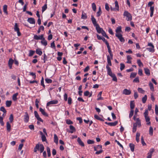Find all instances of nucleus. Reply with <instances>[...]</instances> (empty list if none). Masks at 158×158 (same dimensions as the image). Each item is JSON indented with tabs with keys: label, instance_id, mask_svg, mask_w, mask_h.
Returning <instances> with one entry per match:
<instances>
[{
	"label": "nucleus",
	"instance_id": "e2e57ef3",
	"mask_svg": "<svg viewBox=\"0 0 158 158\" xmlns=\"http://www.w3.org/2000/svg\"><path fill=\"white\" fill-rule=\"evenodd\" d=\"M133 82L139 83V77H137L135 78L133 80Z\"/></svg>",
	"mask_w": 158,
	"mask_h": 158
},
{
	"label": "nucleus",
	"instance_id": "412c9836",
	"mask_svg": "<svg viewBox=\"0 0 158 158\" xmlns=\"http://www.w3.org/2000/svg\"><path fill=\"white\" fill-rule=\"evenodd\" d=\"M122 27L121 26H118L116 28L115 30L116 33L115 34H121L120 32H121Z\"/></svg>",
	"mask_w": 158,
	"mask_h": 158
},
{
	"label": "nucleus",
	"instance_id": "603ef678",
	"mask_svg": "<svg viewBox=\"0 0 158 158\" xmlns=\"http://www.w3.org/2000/svg\"><path fill=\"white\" fill-rule=\"evenodd\" d=\"M0 110L3 112L4 113H5V114H6V111L3 106H2L0 107Z\"/></svg>",
	"mask_w": 158,
	"mask_h": 158
},
{
	"label": "nucleus",
	"instance_id": "49530a36",
	"mask_svg": "<svg viewBox=\"0 0 158 158\" xmlns=\"http://www.w3.org/2000/svg\"><path fill=\"white\" fill-rule=\"evenodd\" d=\"M131 110H133L135 107V104L132 101H131L130 103Z\"/></svg>",
	"mask_w": 158,
	"mask_h": 158
},
{
	"label": "nucleus",
	"instance_id": "f3484780",
	"mask_svg": "<svg viewBox=\"0 0 158 158\" xmlns=\"http://www.w3.org/2000/svg\"><path fill=\"white\" fill-rule=\"evenodd\" d=\"M131 91L127 89H124L123 91V94L125 95H129L131 94Z\"/></svg>",
	"mask_w": 158,
	"mask_h": 158
},
{
	"label": "nucleus",
	"instance_id": "bf43d9fd",
	"mask_svg": "<svg viewBox=\"0 0 158 158\" xmlns=\"http://www.w3.org/2000/svg\"><path fill=\"white\" fill-rule=\"evenodd\" d=\"M155 114L157 115H158V106L156 105L155 106Z\"/></svg>",
	"mask_w": 158,
	"mask_h": 158
},
{
	"label": "nucleus",
	"instance_id": "c756f323",
	"mask_svg": "<svg viewBox=\"0 0 158 158\" xmlns=\"http://www.w3.org/2000/svg\"><path fill=\"white\" fill-rule=\"evenodd\" d=\"M94 118H95L96 119L99 120L100 121H104V120L102 118H101L99 116H98V115L95 114L94 115Z\"/></svg>",
	"mask_w": 158,
	"mask_h": 158
},
{
	"label": "nucleus",
	"instance_id": "4468645a",
	"mask_svg": "<svg viewBox=\"0 0 158 158\" xmlns=\"http://www.w3.org/2000/svg\"><path fill=\"white\" fill-rule=\"evenodd\" d=\"M58 103V101L57 100H52V101H50L48 102H47V106H48L50 105H51V104H57Z\"/></svg>",
	"mask_w": 158,
	"mask_h": 158
},
{
	"label": "nucleus",
	"instance_id": "9b49d317",
	"mask_svg": "<svg viewBox=\"0 0 158 158\" xmlns=\"http://www.w3.org/2000/svg\"><path fill=\"white\" fill-rule=\"evenodd\" d=\"M34 115L35 117L40 122H43V120L40 118L38 112L37 111H34Z\"/></svg>",
	"mask_w": 158,
	"mask_h": 158
},
{
	"label": "nucleus",
	"instance_id": "0e129e2a",
	"mask_svg": "<svg viewBox=\"0 0 158 158\" xmlns=\"http://www.w3.org/2000/svg\"><path fill=\"white\" fill-rule=\"evenodd\" d=\"M41 139L43 142H45L47 140L46 136L44 135H43L41 136Z\"/></svg>",
	"mask_w": 158,
	"mask_h": 158
},
{
	"label": "nucleus",
	"instance_id": "20e7f679",
	"mask_svg": "<svg viewBox=\"0 0 158 158\" xmlns=\"http://www.w3.org/2000/svg\"><path fill=\"white\" fill-rule=\"evenodd\" d=\"M148 46L150 47L149 48H147L146 49L150 52L153 53L155 52V49H154V46L153 44L151 42L148 43Z\"/></svg>",
	"mask_w": 158,
	"mask_h": 158
},
{
	"label": "nucleus",
	"instance_id": "79ce46f5",
	"mask_svg": "<svg viewBox=\"0 0 158 158\" xmlns=\"http://www.w3.org/2000/svg\"><path fill=\"white\" fill-rule=\"evenodd\" d=\"M137 73H132L130 75V78H133L136 77L137 75Z\"/></svg>",
	"mask_w": 158,
	"mask_h": 158
},
{
	"label": "nucleus",
	"instance_id": "774afa93",
	"mask_svg": "<svg viewBox=\"0 0 158 158\" xmlns=\"http://www.w3.org/2000/svg\"><path fill=\"white\" fill-rule=\"evenodd\" d=\"M51 47L54 48V49L56 48V46L54 43V41H53L51 44Z\"/></svg>",
	"mask_w": 158,
	"mask_h": 158
},
{
	"label": "nucleus",
	"instance_id": "6e6552de",
	"mask_svg": "<svg viewBox=\"0 0 158 158\" xmlns=\"http://www.w3.org/2000/svg\"><path fill=\"white\" fill-rule=\"evenodd\" d=\"M24 117V121L25 123H27L29 122V117L28 113L27 112L25 113V115Z\"/></svg>",
	"mask_w": 158,
	"mask_h": 158
},
{
	"label": "nucleus",
	"instance_id": "f03ea898",
	"mask_svg": "<svg viewBox=\"0 0 158 158\" xmlns=\"http://www.w3.org/2000/svg\"><path fill=\"white\" fill-rule=\"evenodd\" d=\"M148 110H146L144 113L143 114L146 122H147V124L148 125H150L151 124V122H150V119L149 117L148 116Z\"/></svg>",
	"mask_w": 158,
	"mask_h": 158
},
{
	"label": "nucleus",
	"instance_id": "bb28decb",
	"mask_svg": "<svg viewBox=\"0 0 158 158\" xmlns=\"http://www.w3.org/2000/svg\"><path fill=\"white\" fill-rule=\"evenodd\" d=\"M149 86L150 87V88L151 90L153 92L155 90L154 87L153 85L151 82H149Z\"/></svg>",
	"mask_w": 158,
	"mask_h": 158
},
{
	"label": "nucleus",
	"instance_id": "ddd939ff",
	"mask_svg": "<svg viewBox=\"0 0 158 158\" xmlns=\"http://www.w3.org/2000/svg\"><path fill=\"white\" fill-rule=\"evenodd\" d=\"M91 20L92 23L94 27L98 25V24L97 23L96 19L94 18L93 15L91 16Z\"/></svg>",
	"mask_w": 158,
	"mask_h": 158
},
{
	"label": "nucleus",
	"instance_id": "aec40b11",
	"mask_svg": "<svg viewBox=\"0 0 158 158\" xmlns=\"http://www.w3.org/2000/svg\"><path fill=\"white\" fill-rule=\"evenodd\" d=\"M39 110L43 115L47 117L48 116V114L47 113L45 112L44 110L42 108H40L39 109Z\"/></svg>",
	"mask_w": 158,
	"mask_h": 158
},
{
	"label": "nucleus",
	"instance_id": "5701e85b",
	"mask_svg": "<svg viewBox=\"0 0 158 158\" xmlns=\"http://www.w3.org/2000/svg\"><path fill=\"white\" fill-rule=\"evenodd\" d=\"M144 70L145 74L148 76H149L150 74V71L148 68H144Z\"/></svg>",
	"mask_w": 158,
	"mask_h": 158
},
{
	"label": "nucleus",
	"instance_id": "f704fd0d",
	"mask_svg": "<svg viewBox=\"0 0 158 158\" xmlns=\"http://www.w3.org/2000/svg\"><path fill=\"white\" fill-rule=\"evenodd\" d=\"M12 103V102L11 101H8L7 100L6 101V106L7 107H10Z\"/></svg>",
	"mask_w": 158,
	"mask_h": 158
},
{
	"label": "nucleus",
	"instance_id": "58836bf2",
	"mask_svg": "<svg viewBox=\"0 0 158 158\" xmlns=\"http://www.w3.org/2000/svg\"><path fill=\"white\" fill-rule=\"evenodd\" d=\"M137 63L139 67L143 66V64L141 62V60L140 59H138L137 60Z\"/></svg>",
	"mask_w": 158,
	"mask_h": 158
},
{
	"label": "nucleus",
	"instance_id": "3c124183",
	"mask_svg": "<svg viewBox=\"0 0 158 158\" xmlns=\"http://www.w3.org/2000/svg\"><path fill=\"white\" fill-rule=\"evenodd\" d=\"M154 151H155V149H154V148H151L150 149L149 151V152L148 153V154H150V155H152V154H153V152H154Z\"/></svg>",
	"mask_w": 158,
	"mask_h": 158
},
{
	"label": "nucleus",
	"instance_id": "a211bd4d",
	"mask_svg": "<svg viewBox=\"0 0 158 158\" xmlns=\"http://www.w3.org/2000/svg\"><path fill=\"white\" fill-rule=\"evenodd\" d=\"M95 27H96V29L97 32L98 33H101L102 32V31L103 30L102 28L100 27L99 24L96 26Z\"/></svg>",
	"mask_w": 158,
	"mask_h": 158
},
{
	"label": "nucleus",
	"instance_id": "4be33fe9",
	"mask_svg": "<svg viewBox=\"0 0 158 158\" xmlns=\"http://www.w3.org/2000/svg\"><path fill=\"white\" fill-rule=\"evenodd\" d=\"M6 127L7 130L8 132H10L11 131V125L9 122H6Z\"/></svg>",
	"mask_w": 158,
	"mask_h": 158
},
{
	"label": "nucleus",
	"instance_id": "c03bdc74",
	"mask_svg": "<svg viewBox=\"0 0 158 158\" xmlns=\"http://www.w3.org/2000/svg\"><path fill=\"white\" fill-rule=\"evenodd\" d=\"M147 99V95H145L144 97H143L142 98V102L143 103H145Z\"/></svg>",
	"mask_w": 158,
	"mask_h": 158
},
{
	"label": "nucleus",
	"instance_id": "473e14b6",
	"mask_svg": "<svg viewBox=\"0 0 158 158\" xmlns=\"http://www.w3.org/2000/svg\"><path fill=\"white\" fill-rule=\"evenodd\" d=\"M102 149V146L101 145H98L96 147L95 146L94 147V151H96L97 149Z\"/></svg>",
	"mask_w": 158,
	"mask_h": 158
},
{
	"label": "nucleus",
	"instance_id": "72a5a7b5",
	"mask_svg": "<svg viewBox=\"0 0 158 158\" xmlns=\"http://www.w3.org/2000/svg\"><path fill=\"white\" fill-rule=\"evenodd\" d=\"M129 147L130 148L131 151L133 152L134 151L135 145L133 144L130 143L129 144Z\"/></svg>",
	"mask_w": 158,
	"mask_h": 158
},
{
	"label": "nucleus",
	"instance_id": "9d476101",
	"mask_svg": "<svg viewBox=\"0 0 158 158\" xmlns=\"http://www.w3.org/2000/svg\"><path fill=\"white\" fill-rule=\"evenodd\" d=\"M106 68L107 69V74L110 76H112L114 74L112 73L110 68L109 67L108 65H106Z\"/></svg>",
	"mask_w": 158,
	"mask_h": 158
},
{
	"label": "nucleus",
	"instance_id": "09e8293b",
	"mask_svg": "<svg viewBox=\"0 0 158 158\" xmlns=\"http://www.w3.org/2000/svg\"><path fill=\"white\" fill-rule=\"evenodd\" d=\"M47 152L48 153V157H50L51 155V152H50V148L48 147H47Z\"/></svg>",
	"mask_w": 158,
	"mask_h": 158
},
{
	"label": "nucleus",
	"instance_id": "c9c22d12",
	"mask_svg": "<svg viewBox=\"0 0 158 158\" xmlns=\"http://www.w3.org/2000/svg\"><path fill=\"white\" fill-rule=\"evenodd\" d=\"M58 137L56 134H55L54 135V142L57 144L58 143Z\"/></svg>",
	"mask_w": 158,
	"mask_h": 158
},
{
	"label": "nucleus",
	"instance_id": "69168bd1",
	"mask_svg": "<svg viewBox=\"0 0 158 158\" xmlns=\"http://www.w3.org/2000/svg\"><path fill=\"white\" fill-rule=\"evenodd\" d=\"M94 140L90 139H88L87 141V143L89 144H93L94 143Z\"/></svg>",
	"mask_w": 158,
	"mask_h": 158
},
{
	"label": "nucleus",
	"instance_id": "423d86ee",
	"mask_svg": "<svg viewBox=\"0 0 158 158\" xmlns=\"http://www.w3.org/2000/svg\"><path fill=\"white\" fill-rule=\"evenodd\" d=\"M14 29V31L17 32L18 36H20L21 35V33L19 31V28L18 27V25L17 23H15Z\"/></svg>",
	"mask_w": 158,
	"mask_h": 158
},
{
	"label": "nucleus",
	"instance_id": "b1692460",
	"mask_svg": "<svg viewBox=\"0 0 158 158\" xmlns=\"http://www.w3.org/2000/svg\"><path fill=\"white\" fill-rule=\"evenodd\" d=\"M107 63L108 64L107 65H108V66H111L112 65L111 64V58H110V57L109 55H108L107 56Z\"/></svg>",
	"mask_w": 158,
	"mask_h": 158
},
{
	"label": "nucleus",
	"instance_id": "864d4df0",
	"mask_svg": "<svg viewBox=\"0 0 158 158\" xmlns=\"http://www.w3.org/2000/svg\"><path fill=\"white\" fill-rule=\"evenodd\" d=\"M45 81L48 84L51 83L52 82V80L51 79L48 78H46Z\"/></svg>",
	"mask_w": 158,
	"mask_h": 158
},
{
	"label": "nucleus",
	"instance_id": "e433bc0d",
	"mask_svg": "<svg viewBox=\"0 0 158 158\" xmlns=\"http://www.w3.org/2000/svg\"><path fill=\"white\" fill-rule=\"evenodd\" d=\"M102 93V91H101L98 94V98H97L98 100H103V98L101 97Z\"/></svg>",
	"mask_w": 158,
	"mask_h": 158
},
{
	"label": "nucleus",
	"instance_id": "6ab92c4d",
	"mask_svg": "<svg viewBox=\"0 0 158 158\" xmlns=\"http://www.w3.org/2000/svg\"><path fill=\"white\" fill-rule=\"evenodd\" d=\"M27 21L30 24H35V21L34 19L33 18H28L27 19Z\"/></svg>",
	"mask_w": 158,
	"mask_h": 158
},
{
	"label": "nucleus",
	"instance_id": "c85d7f7f",
	"mask_svg": "<svg viewBox=\"0 0 158 158\" xmlns=\"http://www.w3.org/2000/svg\"><path fill=\"white\" fill-rule=\"evenodd\" d=\"M69 128L71 131H69V132L72 133L74 131H76L75 128L72 125H70L69 126Z\"/></svg>",
	"mask_w": 158,
	"mask_h": 158
},
{
	"label": "nucleus",
	"instance_id": "13d9d810",
	"mask_svg": "<svg viewBox=\"0 0 158 158\" xmlns=\"http://www.w3.org/2000/svg\"><path fill=\"white\" fill-rule=\"evenodd\" d=\"M3 118L2 117H0V123L1 125L2 126H3L4 125V123L3 121Z\"/></svg>",
	"mask_w": 158,
	"mask_h": 158
},
{
	"label": "nucleus",
	"instance_id": "6e6d98bb",
	"mask_svg": "<svg viewBox=\"0 0 158 158\" xmlns=\"http://www.w3.org/2000/svg\"><path fill=\"white\" fill-rule=\"evenodd\" d=\"M9 120L10 123H12L13 122V116L12 114L10 115V117L9 118Z\"/></svg>",
	"mask_w": 158,
	"mask_h": 158
},
{
	"label": "nucleus",
	"instance_id": "2eb2a0df",
	"mask_svg": "<svg viewBox=\"0 0 158 158\" xmlns=\"http://www.w3.org/2000/svg\"><path fill=\"white\" fill-rule=\"evenodd\" d=\"M105 123L110 126H115L118 124V122L117 121H115L112 123H107L105 122Z\"/></svg>",
	"mask_w": 158,
	"mask_h": 158
},
{
	"label": "nucleus",
	"instance_id": "2f4dec72",
	"mask_svg": "<svg viewBox=\"0 0 158 158\" xmlns=\"http://www.w3.org/2000/svg\"><path fill=\"white\" fill-rule=\"evenodd\" d=\"M131 59L132 58L130 56H127V63L128 64H131Z\"/></svg>",
	"mask_w": 158,
	"mask_h": 158
},
{
	"label": "nucleus",
	"instance_id": "37998d69",
	"mask_svg": "<svg viewBox=\"0 0 158 158\" xmlns=\"http://www.w3.org/2000/svg\"><path fill=\"white\" fill-rule=\"evenodd\" d=\"M40 101V99H39L37 98L36 99L35 101V105L36 107L37 108H39V103Z\"/></svg>",
	"mask_w": 158,
	"mask_h": 158
},
{
	"label": "nucleus",
	"instance_id": "393cba45",
	"mask_svg": "<svg viewBox=\"0 0 158 158\" xmlns=\"http://www.w3.org/2000/svg\"><path fill=\"white\" fill-rule=\"evenodd\" d=\"M77 141L78 142V143L81 146L84 147L85 146L84 143L81 141V139H80V138L78 137L77 138Z\"/></svg>",
	"mask_w": 158,
	"mask_h": 158
},
{
	"label": "nucleus",
	"instance_id": "8fccbe9b",
	"mask_svg": "<svg viewBox=\"0 0 158 158\" xmlns=\"http://www.w3.org/2000/svg\"><path fill=\"white\" fill-rule=\"evenodd\" d=\"M115 6L116 9L117 10H118V11L119 10V7L118 3V2H117V1H115Z\"/></svg>",
	"mask_w": 158,
	"mask_h": 158
},
{
	"label": "nucleus",
	"instance_id": "052dcab7",
	"mask_svg": "<svg viewBox=\"0 0 158 158\" xmlns=\"http://www.w3.org/2000/svg\"><path fill=\"white\" fill-rule=\"evenodd\" d=\"M92 7L93 10L94 11H95L96 10V5L95 3H92Z\"/></svg>",
	"mask_w": 158,
	"mask_h": 158
},
{
	"label": "nucleus",
	"instance_id": "cd10ccee",
	"mask_svg": "<svg viewBox=\"0 0 158 158\" xmlns=\"http://www.w3.org/2000/svg\"><path fill=\"white\" fill-rule=\"evenodd\" d=\"M7 6L6 5H4L3 6V11L5 13L6 15H7L8 13L7 11Z\"/></svg>",
	"mask_w": 158,
	"mask_h": 158
},
{
	"label": "nucleus",
	"instance_id": "1a4fd4ad",
	"mask_svg": "<svg viewBox=\"0 0 158 158\" xmlns=\"http://www.w3.org/2000/svg\"><path fill=\"white\" fill-rule=\"evenodd\" d=\"M115 36L119 39L120 42H125V39L123 37L122 35L121 34H115Z\"/></svg>",
	"mask_w": 158,
	"mask_h": 158
},
{
	"label": "nucleus",
	"instance_id": "338daca9",
	"mask_svg": "<svg viewBox=\"0 0 158 158\" xmlns=\"http://www.w3.org/2000/svg\"><path fill=\"white\" fill-rule=\"evenodd\" d=\"M120 69L121 71H122L124 68L125 66V65L122 63H121L120 64Z\"/></svg>",
	"mask_w": 158,
	"mask_h": 158
},
{
	"label": "nucleus",
	"instance_id": "7ed1b4c3",
	"mask_svg": "<svg viewBox=\"0 0 158 158\" xmlns=\"http://www.w3.org/2000/svg\"><path fill=\"white\" fill-rule=\"evenodd\" d=\"M154 2H153L151 1L149 2L148 4V7H150V16L151 17H152L153 15L154 7V6H152L154 4Z\"/></svg>",
	"mask_w": 158,
	"mask_h": 158
},
{
	"label": "nucleus",
	"instance_id": "a19ab883",
	"mask_svg": "<svg viewBox=\"0 0 158 158\" xmlns=\"http://www.w3.org/2000/svg\"><path fill=\"white\" fill-rule=\"evenodd\" d=\"M41 43L43 45L45 46H47L48 44L46 40H45V39H44V40H41Z\"/></svg>",
	"mask_w": 158,
	"mask_h": 158
},
{
	"label": "nucleus",
	"instance_id": "de8ad7c7",
	"mask_svg": "<svg viewBox=\"0 0 158 158\" xmlns=\"http://www.w3.org/2000/svg\"><path fill=\"white\" fill-rule=\"evenodd\" d=\"M149 134L151 136L153 135V129L152 127H150L149 128Z\"/></svg>",
	"mask_w": 158,
	"mask_h": 158
},
{
	"label": "nucleus",
	"instance_id": "dca6fc26",
	"mask_svg": "<svg viewBox=\"0 0 158 158\" xmlns=\"http://www.w3.org/2000/svg\"><path fill=\"white\" fill-rule=\"evenodd\" d=\"M14 63V60L12 58H10L8 62V65L10 69H12V65Z\"/></svg>",
	"mask_w": 158,
	"mask_h": 158
},
{
	"label": "nucleus",
	"instance_id": "ea45409f",
	"mask_svg": "<svg viewBox=\"0 0 158 158\" xmlns=\"http://www.w3.org/2000/svg\"><path fill=\"white\" fill-rule=\"evenodd\" d=\"M108 49V52L110 54V57L111 58V59H113V55L112 53L111 50L110 48H109Z\"/></svg>",
	"mask_w": 158,
	"mask_h": 158
},
{
	"label": "nucleus",
	"instance_id": "680f3d73",
	"mask_svg": "<svg viewBox=\"0 0 158 158\" xmlns=\"http://www.w3.org/2000/svg\"><path fill=\"white\" fill-rule=\"evenodd\" d=\"M35 51L32 50H30L29 53V56H32L35 53Z\"/></svg>",
	"mask_w": 158,
	"mask_h": 158
},
{
	"label": "nucleus",
	"instance_id": "4c0bfd02",
	"mask_svg": "<svg viewBox=\"0 0 158 158\" xmlns=\"http://www.w3.org/2000/svg\"><path fill=\"white\" fill-rule=\"evenodd\" d=\"M87 18V16L85 13H84L83 11L82 12L81 18L82 19H85Z\"/></svg>",
	"mask_w": 158,
	"mask_h": 158
},
{
	"label": "nucleus",
	"instance_id": "0eeeda50",
	"mask_svg": "<svg viewBox=\"0 0 158 158\" xmlns=\"http://www.w3.org/2000/svg\"><path fill=\"white\" fill-rule=\"evenodd\" d=\"M34 39L36 40H44L45 38L44 37V35L43 34L41 35L40 36L37 35H34Z\"/></svg>",
	"mask_w": 158,
	"mask_h": 158
},
{
	"label": "nucleus",
	"instance_id": "a18cd8bd",
	"mask_svg": "<svg viewBox=\"0 0 158 158\" xmlns=\"http://www.w3.org/2000/svg\"><path fill=\"white\" fill-rule=\"evenodd\" d=\"M47 8V4H45L42 7V11L43 12Z\"/></svg>",
	"mask_w": 158,
	"mask_h": 158
},
{
	"label": "nucleus",
	"instance_id": "f8f14e48",
	"mask_svg": "<svg viewBox=\"0 0 158 158\" xmlns=\"http://www.w3.org/2000/svg\"><path fill=\"white\" fill-rule=\"evenodd\" d=\"M133 125H135V126L137 127L138 126L139 127L141 126V121L139 118H137V120L135 121V123H133Z\"/></svg>",
	"mask_w": 158,
	"mask_h": 158
},
{
	"label": "nucleus",
	"instance_id": "7c9ffc66",
	"mask_svg": "<svg viewBox=\"0 0 158 158\" xmlns=\"http://www.w3.org/2000/svg\"><path fill=\"white\" fill-rule=\"evenodd\" d=\"M36 54L39 55L40 56H41L42 54V52L41 50V49L40 48H37L36 49Z\"/></svg>",
	"mask_w": 158,
	"mask_h": 158
},
{
	"label": "nucleus",
	"instance_id": "f257e3e1",
	"mask_svg": "<svg viewBox=\"0 0 158 158\" xmlns=\"http://www.w3.org/2000/svg\"><path fill=\"white\" fill-rule=\"evenodd\" d=\"M44 149V148L43 144H37L36 145V146L34 148V152H37V150H39L40 151V153H41L43 152Z\"/></svg>",
	"mask_w": 158,
	"mask_h": 158
},
{
	"label": "nucleus",
	"instance_id": "5fc2aeb1",
	"mask_svg": "<svg viewBox=\"0 0 158 158\" xmlns=\"http://www.w3.org/2000/svg\"><path fill=\"white\" fill-rule=\"evenodd\" d=\"M110 77L112 78L113 81L116 82L117 81V77L114 74L112 76H111Z\"/></svg>",
	"mask_w": 158,
	"mask_h": 158
},
{
	"label": "nucleus",
	"instance_id": "39448f33",
	"mask_svg": "<svg viewBox=\"0 0 158 158\" xmlns=\"http://www.w3.org/2000/svg\"><path fill=\"white\" fill-rule=\"evenodd\" d=\"M123 15L127 18L126 19L127 21H131L132 20L131 15L128 11H125Z\"/></svg>",
	"mask_w": 158,
	"mask_h": 158
},
{
	"label": "nucleus",
	"instance_id": "a878e982",
	"mask_svg": "<svg viewBox=\"0 0 158 158\" xmlns=\"http://www.w3.org/2000/svg\"><path fill=\"white\" fill-rule=\"evenodd\" d=\"M18 93H16L13 95L12 97V100L14 101H17V96H18Z\"/></svg>",
	"mask_w": 158,
	"mask_h": 158
},
{
	"label": "nucleus",
	"instance_id": "4d7b16f0",
	"mask_svg": "<svg viewBox=\"0 0 158 158\" xmlns=\"http://www.w3.org/2000/svg\"><path fill=\"white\" fill-rule=\"evenodd\" d=\"M141 143L143 146H145L146 145V143L145 142L144 140V139L143 136H141Z\"/></svg>",
	"mask_w": 158,
	"mask_h": 158
}]
</instances>
